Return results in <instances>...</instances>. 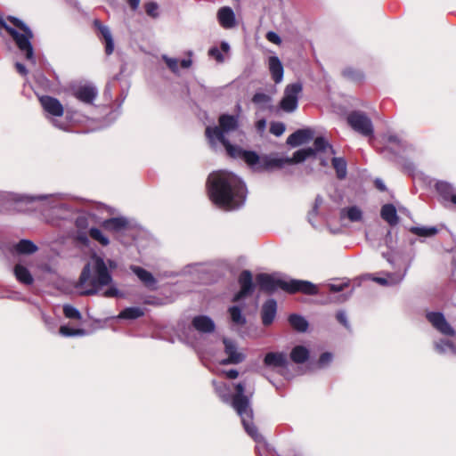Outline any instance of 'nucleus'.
<instances>
[{"mask_svg": "<svg viewBox=\"0 0 456 456\" xmlns=\"http://www.w3.org/2000/svg\"><path fill=\"white\" fill-rule=\"evenodd\" d=\"M228 311L232 322L238 325H244L246 323V318L242 315L241 309L239 306H231Z\"/></svg>", "mask_w": 456, "mask_h": 456, "instance_id": "38", "label": "nucleus"}, {"mask_svg": "<svg viewBox=\"0 0 456 456\" xmlns=\"http://www.w3.org/2000/svg\"><path fill=\"white\" fill-rule=\"evenodd\" d=\"M346 286V284H343V285L330 284V290L331 292H339V291H342Z\"/></svg>", "mask_w": 456, "mask_h": 456, "instance_id": "58", "label": "nucleus"}, {"mask_svg": "<svg viewBox=\"0 0 456 456\" xmlns=\"http://www.w3.org/2000/svg\"><path fill=\"white\" fill-rule=\"evenodd\" d=\"M303 90L299 82L289 84L284 90V95L280 102L281 109L288 113L293 112L298 106V96Z\"/></svg>", "mask_w": 456, "mask_h": 456, "instance_id": "8", "label": "nucleus"}, {"mask_svg": "<svg viewBox=\"0 0 456 456\" xmlns=\"http://www.w3.org/2000/svg\"><path fill=\"white\" fill-rule=\"evenodd\" d=\"M130 270L138 277L142 284L151 290L157 289V280L151 273L137 265H131Z\"/></svg>", "mask_w": 456, "mask_h": 456, "instance_id": "16", "label": "nucleus"}, {"mask_svg": "<svg viewBox=\"0 0 456 456\" xmlns=\"http://www.w3.org/2000/svg\"><path fill=\"white\" fill-rule=\"evenodd\" d=\"M315 156V151L313 150V148H305L300 149L294 152L293 157L291 159L289 158H277L278 159L281 160V164L280 166V168L282 167L285 164H296V163H301L305 161L307 158L314 157Z\"/></svg>", "mask_w": 456, "mask_h": 456, "instance_id": "21", "label": "nucleus"}, {"mask_svg": "<svg viewBox=\"0 0 456 456\" xmlns=\"http://www.w3.org/2000/svg\"><path fill=\"white\" fill-rule=\"evenodd\" d=\"M427 320L431 323V325L438 330L440 333L453 337L455 335V330L446 321L444 315L440 312H428L426 314Z\"/></svg>", "mask_w": 456, "mask_h": 456, "instance_id": "11", "label": "nucleus"}, {"mask_svg": "<svg viewBox=\"0 0 456 456\" xmlns=\"http://www.w3.org/2000/svg\"><path fill=\"white\" fill-rule=\"evenodd\" d=\"M90 237L98 241L102 246H108L110 244L109 239L103 235L102 231L98 228L93 227L89 230Z\"/></svg>", "mask_w": 456, "mask_h": 456, "instance_id": "42", "label": "nucleus"}, {"mask_svg": "<svg viewBox=\"0 0 456 456\" xmlns=\"http://www.w3.org/2000/svg\"><path fill=\"white\" fill-rule=\"evenodd\" d=\"M234 388L235 394L232 396V406L240 417L241 423L248 435L255 441H260L262 436L253 423L254 412L249 397L245 395V385L240 382L234 386Z\"/></svg>", "mask_w": 456, "mask_h": 456, "instance_id": "3", "label": "nucleus"}, {"mask_svg": "<svg viewBox=\"0 0 456 456\" xmlns=\"http://www.w3.org/2000/svg\"><path fill=\"white\" fill-rule=\"evenodd\" d=\"M436 190L444 200L450 201L456 205V192L450 183L446 182H438L436 184Z\"/></svg>", "mask_w": 456, "mask_h": 456, "instance_id": "26", "label": "nucleus"}, {"mask_svg": "<svg viewBox=\"0 0 456 456\" xmlns=\"http://www.w3.org/2000/svg\"><path fill=\"white\" fill-rule=\"evenodd\" d=\"M73 95L80 102L86 104H92L97 96V92L94 87L90 86H84L78 87L74 91Z\"/></svg>", "mask_w": 456, "mask_h": 456, "instance_id": "22", "label": "nucleus"}, {"mask_svg": "<svg viewBox=\"0 0 456 456\" xmlns=\"http://www.w3.org/2000/svg\"><path fill=\"white\" fill-rule=\"evenodd\" d=\"M342 75L344 77L350 79L354 82H361L363 80V74L362 71L353 69V68H346L342 71Z\"/></svg>", "mask_w": 456, "mask_h": 456, "instance_id": "39", "label": "nucleus"}, {"mask_svg": "<svg viewBox=\"0 0 456 456\" xmlns=\"http://www.w3.org/2000/svg\"><path fill=\"white\" fill-rule=\"evenodd\" d=\"M256 283L260 289V290L267 293L273 294L278 289H284L283 280L274 279L272 275L268 273H258L256 276Z\"/></svg>", "mask_w": 456, "mask_h": 456, "instance_id": "12", "label": "nucleus"}, {"mask_svg": "<svg viewBox=\"0 0 456 456\" xmlns=\"http://www.w3.org/2000/svg\"><path fill=\"white\" fill-rule=\"evenodd\" d=\"M336 319L338 320V322L342 324L344 327H346V329L349 328V324H348V322H347V319H346V314L343 312V311H338L337 314H336Z\"/></svg>", "mask_w": 456, "mask_h": 456, "instance_id": "53", "label": "nucleus"}, {"mask_svg": "<svg viewBox=\"0 0 456 456\" xmlns=\"http://www.w3.org/2000/svg\"><path fill=\"white\" fill-rule=\"evenodd\" d=\"M7 20L22 32L20 33L15 28H10L8 29V34L15 42L18 49L25 54L26 60L34 63L36 59L31 44V39L34 37L32 30L28 25L16 17L8 16Z\"/></svg>", "mask_w": 456, "mask_h": 456, "instance_id": "4", "label": "nucleus"}, {"mask_svg": "<svg viewBox=\"0 0 456 456\" xmlns=\"http://www.w3.org/2000/svg\"><path fill=\"white\" fill-rule=\"evenodd\" d=\"M13 200H14V203L18 207L20 204H22V203H26V204L32 203L35 200V198L28 197V196H18V197L14 198Z\"/></svg>", "mask_w": 456, "mask_h": 456, "instance_id": "52", "label": "nucleus"}, {"mask_svg": "<svg viewBox=\"0 0 456 456\" xmlns=\"http://www.w3.org/2000/svg\"><path fill=\"white\" fill-rule=\"evenodd\" d=\"M265 125H266L265 120L260 119L256 122V127L258 131H263L265 128Z\"/></svg>", "mask_w": 456, "mask_h": 456, "instance_id": "62", "label": "nucleus"}, {"mask_svg": "<svg viewBox=\"0 0 456 456\" xmlns=\"http://www.w3.org/2000/svg\"><path fill=\"white\" fill-rule=\"evenodd\" d=\"M76 225L79 229L85 228L86 226V217H78L76 220Z\"/></svg>", "mask_w": 456, "mask_h": 456, "instance_id": "57", "label": "nucleus"}, {"mask_svg": "<svg viewBox=\"0 0 456 456\" xmlns=\"http://www.w3.org/2000/svg\"><path fill=\"white\" fill-rule=\"evenodd\" d=\"M387 141L392 143L400 144L401 141L396 135H389Z\"/></svg>", "mask_w": 456, "mask_h": 456, "instance_id": "64", "label": "nucleus"}, {"mask_svg": "<svg viewBox=\"0 0 456 456\" xmlns=\"http://www.w3.org/2000/svg\"><path fill=\"white\" fill-rule=\"evenodd\" d=\"M290 359L297 364L305 363L309 358V350L304 346H296L290 352Z\"/></svg>", "mask_w": 456, "mask_h": 456, "instance_id": "28", "label": "nucleus"}, {"mask_svg": "<svg viewBox=\"0 0 456 456\" xmlns=\"http://www.w3.org/2000/svg\"><path fill=\"white\" fill-rule=\"evenodd\" d=\"M240 290L233 296L232 302H239L241 299L249 297L254 292L255 285L253 283L252 273L248 270L242 271L238 278Z\"/></svg>", "mask_w": 456, "mask_h": 456, "instance_id": "10", "label": "nucleus"}, {"mask_svg": "<svg viewBox=\"0 0 456 456\" xmlns=\"http://www.w3.org/2000/svg\"><path fill=\"white\" fill-rule=\"evenodd\" d=\"M333 168L336 170L337 177L340 180L346 176V162L343 158L334 157L331 159Z\"/></svg>", "mask_w": 456, "mask_h": 456, "instance_id": "35", "label": "nucleus"}, {"mask_svg": "<svg viewBox=\"0 0 456 456\" xmlns=\"http://www.w3.org/2000/svg\"><path fill=\"white\" fill-rule=\"evenodd\" d=\"M277 312V303L274 299L271 298L266 300L261 311L262 322L265 326H269L273 323Z\"/></svg>", "mask_w": 456, "mask_h": 456, "instance_id": "20", "label": "nucleus"}, {"mask_svg": "<svg viewBox=\"0 0 456 456\" xmlns=\"http://www.w3.org/2000/svg\"><path fill=\"white\" fill-rule=\"evenodd\" d=\"M313 150L315 151V155L318 152L329 153L330 155H335L336 151L332 145L322 136L316 137L314 142Z\"/></svg>", "mask_w": 456, "mask_h": 456, "instance_id": "30", "label": "nucleus"}, {"mask_svg": "<svg viewBox=\"0 0 456 456\" xmlns=\"http://www.w3.org/2000/svg\"><path fill=\"white\" fill-rule=\"evenodd\" d=\"M192 61L191 59H183L180 61V66L183 69H188L191 66Z\"/></svg>", "mask_w": 456, "mask_h": 456, "instance_id": "60", "label": "nucleus"}, {"mask_svg": "<svg viewBox=\"0 0 456 456\" xmlns=\"http://www.w3.org/2000/svg\"><path fill=\"white\" fill-rule=\"evenodd\" d=\"M285 131V125L282 122H273L270 126V133L275 136H281Z\"/></svg>", "mask_w": 456, "mask_h": 456, "instance_id": "46", "label": "nucleus"}, {"mask_svg": "<svg viewBox=\"0 0 456 456\" xmlns=\"http://www.w3.org/2000/svg\"><path fill=\"white\" fill-rule=\"evenodd\" d=\"M94 27L99 30L105 44V53L107 55L112 54L114 51V42L110 28L104 26L99 20H94Z\"/></svg>", "mask_w": 456, "mask_h": 456, "instance_id": "19", "label": "nucleus"}, {"mask_svg": "<svg viewBox=\"0 0 456 456\" xmlns=\"http://www.w3.org/2000/svg\"><path fill=\"white\" fill-rule=\"evenodd\" d=\"M39 102L45 111L54 117H61L64 113V108L61 102L50 95L39 97Z\"/></svg>", "mask_w": 456, "mask_h": 456, "instance_id": "15", "label": "nucleus"}, {"mask_svg": "<svg viewBox=\"0 0 456 456\" xmlns=\"http://www.w3.org/2000/svg\"><path fill=\"white\" fill-rule=\"evenodd\" d=\"M14 274L16 279L25 285H31L34 279L28 269L20 264L14 266Z\"/></svg>", "mask_w": 456, "mask_h": 456, "instance_id": "29", "label": "nucleus"}, {"mask_svg": "<svg viewBox=\"0 0 456 456\" xmlns=\"http://www.w3.org/2000/svg\"><path fill=\"white\" fill-rule=\"evenodd\" d=\"M225 148L227 154L232 159H241L245 151L239 146L232 145L228 139L219 142Z\"/></svg>", "mask_w": 456, "mask_h": 456, "instance_id": "37", "label": "nucleus"}, {"mask_svg": "<svg viewBox=\"0 0 456 456\" xmlns=\"http://www.w3.org/2000/svg\"><path fill=\"white\" fill-rule=\"evenodd\" d=\"M217 19L219 24L224 28H231L235 26V15L230 7L220 8L217 12Z\"/></svg>", "mask_w": 456, "mask_h": 456, "instance_id": "25", "label": "nucleus"}, {"mask_svg": "<svg viewBox=\"0 0 456 456\" xmlns=\"http://www.w3.org/2000/svg\"><path fill=\"white\" fill-rule=\"evenodd\" d=\"M375 183V187L379 190L380 191H385L387 190L385 184L383 183V182L379 179H377L375 180L374 182Z\"/></svg>", "mask_w": 456, "mask_h": 456, "instance_id": "61", "label": "nucleus"}, {"mask_svg": "<svg viewBox=\"0 0 456 456\" xmlns=\"http://www.w3.org/2000/svg\"><path fill=\"white\" fill-rule=\"evenodd\" d=\"M77 240L81 241L84 244L88 242V238L86 233H79L77 237Z\"/></svg>", "mask_w": 456, "mask_h": 456, "instance_id": "63", "label": "nucleus"}, {"mask_svg": "<svg viewBox=\"0 0 456 456\" xmlns=\"http://www.w3.org/2000/svg\"><path fill=\"white\" fill-rule=\"evenodd\" d=\"M238 126L239 121L236 116L222 114L218 118V126H208L205 134L210 142H214L215 139L221 142L227 139L225 134L235 131Z\"/></svg>", "mask_w": 456, "mask_h": 456, "instance_id": "5", "label": "nucleus"}, {"mask_svg": "<svg viewBox=\"0 0 456 456\" xmlns=\"http://www.w3.org/2000/svg\"><path fill=\"white\" fill-rule=\"evenodd\" d=\"M144 315V311L141 307L133 306V307H126L124 310H122L118 317L121 319H126V320H135L137 318H140Z\"/></svg>", "mask_w": 456, "mask_h": 456, "instance_id": "33", "label": "nucleus"}, {"mask_svg": "<svg viewBox=\"0 0 456 456\" xmlns=\"http://www.w3.org/2000/svg\"><path fill=\"white\" fill-rule=\"evenodd\" d=\"M164 61L171 71H173L174 73L178 72V60L177 59L164 56Z\"/></svg>", "mask_w": 456, "mask_h": 456, "instance_id": "48", "label": "nucleus"}, {"mask_svg": "<svg viewBox=\"0 0 456 456\" xmlns=\"http://www.w3.org/2000/svg\"><path fill=\"white\" fill-rule=\"evenodd\" d=\"M94 261V275L92 276V270L90 264H86L80 273L77 288L87 289L80 291L81 296H93L96 295L100 288L108 286L112 282V276L108 270L107 265L104 260L96 255L92 257Z\"/></svg>", "mask_w": 456, "mask_h": 456, "instance_id": "2", "label": "nucleus"}, {"mask_svg": "<svg viewBox=\"0 0 456 456\" xmlns=\"http://www.w3.org/2000/svg\"><path fill=\"white\" fill-rule=\"evenodd\" d=\"M284 291L289 294L302 293L307 296H314L318 294V287L308 281L303 280H290L289 281H284L282 284Z\"/></svg>", "mask_w": 456, "mask_h": 456, "instance_id": "9", "label": "nucleus"}, {"mask_svg": "<svg viewBox=\"0 0 456 456\" xmlns=\"http://www.w3.org/2000/svg\"><path fill=\"white\" fill-rule=\"evenodd\" d=\"M212 385L214 387L216 394L220 397V399L223 402L227 403L229 401V386L224 382L216 380H213Z\"/></svg>", "mask_w": 456, "mask_h": 456, "instance_id": "36", "label": "nucleus"}, {"mask_svg": "<svg viewBox=\"0 0 456 456\" xmlns=\"http://www.w3.org/2000/svg\"><path fill=\"white\" fill-rule=\"evenodd\" d=\"M208 196L211 202L226 211L240 207L246 199V186L235 175L224 170L209 174L206 182Z\"/></svg>", "mask_w": 456, "mask_h": 456, "instance_id": "1", "label": "nucleus"}, {"mask_svg": "<svg viewBox=\"0 0 456 456\" xmlns=\"http://www.w3.org/2000/svg\"><path fill=\"white\" fill-rule=\"evenodd\" d=\"M380 216L390 226H395L399 223V216L393 204L388 203L383 205L380 210Z\"/></svg>", "mask_w": 456, "mask_h": 456, "instance_id": "27", "label": "nucleus"}, {"mask_svg": "<svg viewBox=\"0 0 456 456\" xmlns=\"http://www.w3.org/2000/svg\"><path fill=\"white\" fill-rule=\"evenodd\" d=\"M144 10L147 15L151 18H157L159 16V5L155 2H148L144 4Z\"/></svg>", "mask_w": 456, "mask_h": 456, "instance_id": "45", "label": "nucleus"}, {"mask_svg": "<svg viewBox=\"0 0 456 456\" xmlns=\"http://www.w3.org/2000/svg\"><path fill=\"white\" fill-rule=\"evenodd\" d=\"M265 37L269 42L273 43L275 45H280L281 43V39L279 37V35L273 31L267 32Z\"/></svg>", "mask_w": 456, "mask_h": 456, "instance_id": "51", "label": "nucleus"}, {"mask_svg": "<svg viewBox=\"0 0 456 456\" xmlns=\"http://www.w3.org/2000/svg\"><path fill=\"white\" fill-rule=\"evenodd\" d=\"M270 101V97L264 93H256L252 97V102L256 104L266 103Z\"/></svg>", "mask_w": 456, "mask_h": 456, "instance_id": "47", "label": "nucleus"}, {"mask_svg": "<svg viewBox=\"0 0 456 456\" xmlns=\"http://www.w3.org/2000/svg\"><path fill=\"white\" fill-rule=\"evenodd\" d=\"M102 227L114 234H120L128 231L131 227L130 222L126 217H111L102 223Z\"/></svg>", "mask_w": 456, "mask_h": 456, "instance_id": "14", "label": "nucleus"}, {"mask_svg": "<svg viewBox=\"0 0 456 456\" xmlns=\"http://www.w3.org/2000/svg\"><path fill=\"white\" fill-rule=\"evenodd\" d=\"M436 349L437 352L441 354L445 353L447 351H451L456 354V346L452 341L448 339H440L438 342H436Z\"/></svg>", "mask_w": 456, "mask_h": 456, "instance_id": "41", "label": "nucleus"}, {"mask_svg": "<svg viewBox=\"0 0 456 456\" xmlns=\"http://www.w3.org/2000/svg\"><path fill=\"white\" fill-rule=\"evenodd\" d=\"M410 232L420 237H430L436 234L438 230L436 227H411Z\"/></svg>", "mask_w": 456, "mask_h": 456, "instance_id": "40", "label": "nucleus"}, {"mask_svg": "<svg viewBox=\"0 0 456 456\" xmlns=\"http://www.w3.org/2000/svg\"><path fill=\"white\" fill-rule=\"evenodd\" d=\"M224 374L225 375L226 378L230 379H235L239 376V371L237 370H229L224 371Z\"/></svg>", "mask_w": 456, "mask_h": 456, "instance_id": "56", "label": "nucleus"}, {"mask_svg": "<svg viewBox=\"0 0 456 456\" xmlns=\"http://www.w3.org/2000/svg\"><path fill=\"white\" fill-rule=\"evenodd\" d=\"M288 321L290 326L298 332H305L309 326L308 322L299 314H290Z\"/></svg>", "mask_w": 456, "mask_h": 456, "instance_id": "31", "label": "nucleus"}, {"mask_svg": "<svg viewBox=\"0 0 456 456\" xmlns=\"http://www.w3.org/2000/svg\"><path fill=\"white\" fill-rule=\"evenodd\" d=\"M15 251L21 255H30L37 250V245L29 240H20L14 247Z\"/></svg>", "mask_w": 456, "mask_h": 456, "instance_id": "32", "label": "nucleus"}, {"mask_svg": "<svg viewBox=\"0 0 456 456\" xmlns=\"http://www.w3.org/2000/svg\"><path fill=\"white\" fill-rule=\"evenodd\" d=\"M314 136V131L310 128L298 129L287 138V144L297 147L309 142Z\"/></svg>", "mask_w": 456, "mask_h": 456, "instance_id": "17", "label": "nucleus"}, {"mask_svg": "<svg viewBox=\"0 0 456 456\" xmlns=\"http://www.w3.org/2000/svg\"><path fill=\"white\" fill-rule=\"evenodd\" d=\"M193 328L201 333H211L215 330L214 322L206 315H198L192 319Z\"/></svg>", "mask_w": 456, "mask_h": 456, "instance_id": "23", "label": "nucleus"}, {"mask_svg": "<svg viewBox=\"0 0 456 456\" xmlns=\"http://www.w3.org/2000/svg\"><path fill=\"white\" fill-rule=\"evenodd\" d=\"M208 55L216 59L218 62L224 61V55L217 47H212L208 50Z\"/></svg>", "mask_w": 456, "mask_h": 456, "instance_id": "50", "label": "nucleus"}, {"mask_svg": "<svg viewBox=\"0 0 456 456\" xmlns=\"http://www.w3.org/2000/svg\"><path fill=\"white\" fill-rule=\"evenodd\" d=\"M223 343L228 357L220 362L222 365L238 364L245 360V354L237 351L236 344L232 340L224 338Z\"/></svg>", "mask_w": 456, "mask_h": 456, "instance_id": "13", "label": "nucleus"}, {"mask_svg": "<svg viewBox=\"0 0 456 456\" xmlns=\"http://www.w3.org/2000/svg\"><path fill=\"white\" fill-rule=\"evenodd\" d=\"M63 314L66 318L74 319V320H81L82 314L74 306L70 305H63Z\"/></svg>", "mask_w": 456, "mask_h": 456, "instance_id": "44", "label": "nucleus"}, {"mask_svg": "<svg viewBox=\"0 0 456 456\" xmlns=\"http://www.w3.org/2000/svg\"><path fill=\"white\" fill-rule=\"evenodd\" d=\"M15 69H16L17 72L20 73L21 76H24V77L27 76L28 69L25 67V65H23L22 63L16 62L15 63Z\"/></svg>", "mask_w": 456, "mask_h": 456, "instance_id": "54", "label": "nucleus"}, {"mask_svg": "<svg viewBox=\"0 0 456 456\" xmlns=\"http://www.w3.org/2000/svg\"><path fill=\"white\" fill-rule=\"evenodd\" d=\"M268 67L273 80L278 84L283 78V65L277 56H270L268 59Z\"/></svg>", "mask_w": 456, "mask_h": 456, "instance_id": "24", "label": "nucleus"}, {"mask_svg": "<svg viewBox=\"0 0 456 456\" xmlns=\"http://www.w3.org/2000/svg\"><path fill=\"white\" fill-rule=\"evenodd\" d=\"M118 295V290L116 288H110L104 291L103 297H115Z\"/></svg>", "mask_w": 456, "mask_h": 456, "instance_id": "55", "label": "nucleus"}, {"mask_svg": "<svg viewBox=\"0 0 456 456\" xmlns=\"http://www.w3.org/2000/svg\"><path fill=\"white\" fill-rule=\"evenodd\" d=\"M255 171L263 172L280 168L281 160L267 156L260 157L253 151H244L241 158Z\"/></svg>", "mask_w": 456, "mask_h": 456, "instance_id": "6", "label": "nucleus"}, {"mask_svg": "<svg viewBox=\"0 0 456 456\" xmlns=\"http://www.w3.org/2000/svg\"><path fill=\"white\" fill-rule=\"evenodd\" d=\"M332 360V354L329 352L322 353L318 360V364L320 367H323L330 363Z\"/></svg>", "mask_w": 456, "mask_h": 456, "instance_id": "49", "label": "nucleus"}, {"mask_svg": "<svg viewBox=\"0 0 456 456\" xmlns=\"http://www.w3.org/2000/svg\"><path fill=\"white\" fill-rule=\"evenodd\" d=\"M59 333L64 337L84 336L86 330L84 329H73L66 325H61L59 329Z\"/></svg>", "mask_w": 456, "mask_h": 456, "instance_id": "43", "label": "nucleus"}, {"mask_svg": "<svg viewBox=\"0 0 456 456\" xmlns=\"http://www.w3.org/2000/svg\"><path fill=\"white\" fill-rule=\"evenodd\" d=\"M341 217L346 216L351 222H359L362 218V212L355 206L343 208L340 212Z\"/></svg>", "mask_w": 456, "mask_h": 456, "instance_id": "34", "label": "nucleus"}, {"mask_svg": "<svg viewBox=\"0 0 456 456\" xmlns=\"http://www.w3.org/2000/svg\"><path fill=\"white\" fill-rule=\"evenodd\" d=\"M346 121L354 131L362 135H373L374 129L372 122L364 112L354 110L347 115Z\"/></svg>", "mask_w": 456, "mask_h": 456, "instance_id": "7", "label": "nucleus"}, {"mask_svg": "<svg viewBox=\"0 0 456 456\" xmlns=\"http://www.w3.org/2000/svg\"><path fill=\"white\" fill-rule=\"evenodd\" d=\"M264 364L270 368H285L288 365L287 354L283 352H270L264 358Z\"/></svg>", "mask_w": 456, "mask_h": 456, "instance_id": "18", "label": "nucleus"}, {"mask_svg": "<svg viewBox=\"0 0 456 456\" xmlns=\"http://www.w3.org/2000/svg\"><path fill=\"white\" fill-rule=\"evenodd\" d=\"M132 11L137 10L141 0H126Z\"/></svg>", "mask_w": 456, "mask_h": 456, "instance_id": "59", "label": "nucleus"}]
</instances>
